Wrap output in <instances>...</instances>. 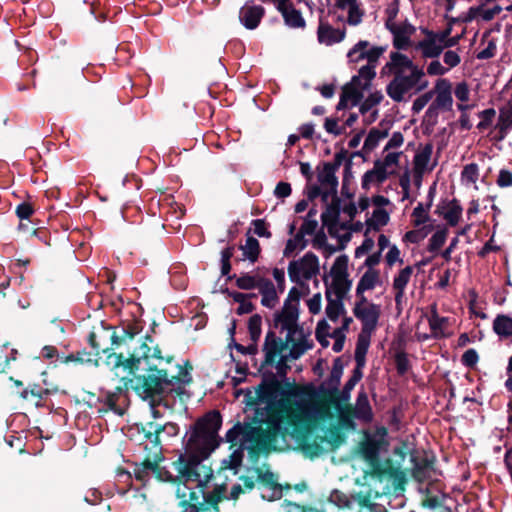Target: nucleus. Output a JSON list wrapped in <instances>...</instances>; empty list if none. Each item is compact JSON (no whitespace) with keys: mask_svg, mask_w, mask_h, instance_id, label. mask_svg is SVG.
Returning a JSON list of instances; mask_svg holds the SVG:
<instances>
[{"mask_svg":"<svg viewBox=\"0 0 512 512\" xmlns=\"http://www.w3.org/2000/svg\"><path fill=\"white\" fill-rule=\"evenodd\" d=\"M390 60V62L385 64V68H389V72H392L393 74L398 69H401L402 71L403 69H409L410 72L414 71V69H420L411 59L400 52H391Z\"/></svg>","mask_w":512,"mask_h":512,"instance_id":"c756f323","label":"nucleus"},{"mask_svg":"<svg viewBox=\"0 0 512 512\" xmlns=\"http://www.w3.org/2000/svg\"><path fill=\"white\" fill-rule=\"evenodd\" d=\"M222 426L219 411L212 410L199 418L192 426L191 433L184 445V452L179 454L172 465L177 475H173L165 467L160 466L163 456H154L153 475L162 482H169L176 487L189 480H198L196 467L199 461H207L211 453L220 445L218 432Z\"/></svg>","mask_w":512,"mask_h":512,"instance_id":"f03ea898","label":"nucleus"},{"mask_svg":"<svg viewBox=\"0 0 512 512\" xmlns=\"http://www.w3.org/2000/svg\"><path fill=\"white\" fill-rule=\"evenodd\" d=\"M141 331V324H132L122 329L119 336L113 334V344H125L126 355L122 352L110 354L108 363L113 368H122L132 375L125 382V386L130 387L142 399H150L152 407L162 405L170 408L169 402L162 397L165 388L175 384L190 385L193 382V366L187 360L184 366L176 365L179 369L176 375H169L168 370L160 366L163 361L171 363L174 356L163 357L161 349L154 344V338L149 334L136 340Z\"/></svg>","mask_w":512,"mask_h":512,"instance_id":"f257e3e1","label":"nucleus"},{"mask_svg":"<svg viewBox=\"0 0 512 512\" xmlns=\"http://www.w3.org/2000/svg\"><path fill=\"white\" fill-rule=\"evenodd\" d=\"M336 169L330 166V162L323 163V169L318 172L317 178L321 185L331 187V193L335 194L338 187V178L336 177Z\"/></svg>","mask_w":512,"mask_h":512,"instance_id":"72a5a7b5","label":"nucleus"},{"mask_svg":"<svg viewBox=\"0 0 512 512\" xmlns=\"http://www.w3.org/2000/svg\"><path fill=\"white\" fill-rule=\"evenodd\" d=\"M282 422L292 428L299 445L302 437L318 427L305 401L282 397L270 406L266 428L253 429L256 441L262 443L275 441L280 434Z\"/></svg>","mask_w":512,"mask_h":512,"instance_id":"7ed1b4c3","label":"nucleus"},{"mask_svg":"<svg viewBox=\"0 0 512 512\" xmlns=\"http://www.w3.org/2000/svg\"><path fill=\"white\" fill-rule=\"evenodd\" d=\"M276 8L281 13L284 22L290 28H304L305 19L301 12L294 8L290 0H275Z\"/></svg>","mask_w":512,"mask_h":512,"instance_id":"a211bd4d","label":"nucleus"},{"mask_svg":"<svg viewBox=\"0 0 512 512\" xmlns=\"http://www.w3.org/2000/svg\"><path fill=\"white\" fill-rule=\"evenodd\" d=\"M132 324H140L138 321H128L123 322L118 327H112L110 325H104V323H101V327L99 330H92L88 335V343L90 344L93 351H86L85 349L81 351H77V357L82 358L83 361L79 362V364H95L98 365V356L100 353L106 354L109 356L110 354L115 353L114 350L119 349L121 347H124L126 349L125 344H119L114 345L112 342V336L113 334L119 336L122 329L127 328L128 326ZM126 355V350L121 351ZM106 363L107 365L111 366L112 369L113 366L108 363V357H106Z\"/></svg>","mask_w":512,"mask_h":512,"instance_id":"39448f33","label":"nucleus"},{"mask_svg":"<svg viewBox=\"0 0 512 512\" xmlns=\"http://www.w3.org/2000/svg\"><path fill=\"white\" fill-rule=\"evenodd\" d=\"M496 128H501V130H510L512 128V101L507 102L500 108Z\"/></svg>","mask_w":512,"mask_h":512,"instance_id":"a18cd8bd","label":"nucleus"},{"mask_svg":"<svg viewBox=\"0 0 512 512\" xmlns=\"http://www.w3.org/2000/svg\"><path fill=\"white\" fill-rule=\"evenodd\" d=\"M479 360V355L475 349L466 350L462 357L461 362L464 366L468 368H474Z\"/></svg>","mask_w":512,"mask_h":512,"instance_id":"0e129e2a","label":"nucleus"},{"mask_svg":"<svg viewBox=\"0 0 512 512\" xmlns=\"http://www.w3.org/2000/svg\"><path fill=\"white\" fill-rule=\"evenodd\" d=\"M344 364L341 357L334 359L332 370L328 379L329 385L334 388L339 386L343 374Z\"/></svg>","mask_w":512,"mask_h":512,"instance_id":"09e8293b","label":"nucleus"},{"mask_svg":"<svg viewBox=\"0 0 512 512\" xmlns=\"http://www.w3.org/2000/svg\"><path fill=\"white\" fill-rule=\"evenodd\" d=\"M462 178L469 183H475L479 177V169L476 163L467 164L462 170Z\"/></svg>","mask_w":512,"mask_h":512,"instance_id":"bf43d9fd","label":"nucleus"},{"mask_svg":"<svg viewBox=\"0 0 512 512\" xmlns=\"http://www.w3.org/2000/svg\"><path fill=\"white\" fill-rule=\"evenodd\" d=\"M155 457L151 453H147L140 463H134L133 474L136 480L145 483L150 479L153 473Z\"/></svg>","mask_w":512,"mask_h":512,"instance_id":"c85d7f7f","label":"nucleus"},{"mask_svg":"<svg viewBox=\"0 0 512 512\" xmlns=\"http://www.w3.org/2000/svg\"><path fill=\"white\" fill-rule=\"evenodd\" d=\"M388 131L389 127H386L382 131L377 128H372L364 141L363 149L368 152L375 149L378 146L379 141L388 136Z\"/></svg>","mask_w":512,"mask_h":512,"instance_id":"37998d69","label":"nucleus"},{"mask_svg":"<svg viewBox=\"0 0 512 512\" xmlns=\"http://www.w3.org/2000/svg\"><path fill=\"white\" fill-rule=\"evenodd\" d=\"M301 272L305 280H310L319 273V259L316 254L307 252L300 261H291L288 266L290 280L309 291L308 285L300 278Z\"/></svg>","mask_w":512,"mask_h":512,"instance_id":"f8f14e48","label":"nucleus"},{"mask_svg":"<svg viewBox=\"0 0 512 512\" xmlns=\"http://www.w3.org/2000/svg\"><path fill=\"white\" fill-rule=\"evenodd\" d=\"M423 456H419L416 450L410 452V460L413 464L412 474L413 477L419 481L427 477V472L434 469L435 456H429L426 451H423Z\"/></svg>","mask_w":512,"mask_h":512,"instance_id":"6ab92c4d","label":"nucleus"},{"mask_svg":"<svg viewBox=\"0 0 512 512\" xmlns=\"http://www.w3.org/2000/svg\"><path fill=\"white\" fill-rule=\"evenodd\" d=\"M421 32L425 35V38L419 41L415 48L420 50L424 58H437L441 55L444 50L442 44L447 43V39L450 38L452 33L451 23H448L445 29L440 32H434L428 28H422Z\"/></svg>","mask_w":512,"mask_h":512,"instance_id":"9b49d317","label":"nucleus"},{"mask_svg":"<svg viewBox=\"0 0 512 512\" xmlns=\"http://www.w3.org/2000/svg\"><path fill=\"white\" fill-rule=\"evenodd\" d=\"M429 210L430 209H427V205L424 206L423 203H418L412 212V217L415 218L413 221L415 227H419L430 220V216L427 213Z\"/></svg>","mask_w":512,"mask_h":512,"instance_id":"5fc2aeb1","label":"nucleus"},{"mask_svg":"<svg viewBox=\"0 0 512 512\" xmlns=\"http://www.w3.org/2000/svg\"><path fill=\"white\" fill-rule=\"evenodd\" d=\"M360 380L358 374L356 376L351 375L341 391H339L338 386L326 389L321 385L319 389H316L313 385L298 386L291 382H287L286 385L290 388L289 394L293 398L311 401L306 403L309 405L313 419L319 426L321 423L333 419L332 407L340 410L341 403L349 402L351 391Z\"/></svg>","mask_w":512,"mask_h":512,"instance_id":"20e7f679","label":"nucleus"},{"mask_svg":"<svg viewBox=\"0 0 512 512\" xmlns=\"http://www.w3.org/2000/svg\"><path fill=\"white\" fill-rule=\"evenodd\" d=\"M354 316L361 321V333L372 334L377 328L381 314L380 306L370 303L366 307H353Z\"/></svg>","mask_w":512,"mask_h":512,"instance_id":"dca6fc26","label":"nucleus"},{"mask_svg":"<svg viewBox=\"0 0 512 512\" xmlns=\"http://www.w3.org/2000/svg\"><path fill=\"white\" fill-rule=\"evenodd\" d=\"M448 235L447 228H441L437 230L430 238L428 244V251L431 253L438 252L441 247L445 244L446 238Z\"/></svg>","mask_w":512,"mask_h":512,"instance_id":"49530a36","label":"nucleus"},{"mask_svg":"<svg viewBox=\"0 0 512 512\" xmlns=\"http://www.w3.org/2000/svg\"><path fill=\"white\" fill-rule=\"evenodd\" d=\"M250 230L247 232V239L244 245L240 246V249L243 251V255L246 259H248L251 263H255L260 255L261 247L259 241L252 236H249Z\"/></svg>","mask_w":512,"mask_h":512,"instance_id":"e433bc0d","label":"nucleus"},{"mask_svg":"<svg viewBox=\"0 0 512 512\" xmlns=\"http://www.w3.org/2000/svg\"><path fill=\"white\" fill-rule=\"evenodd\" d=\"M289 342L288 335L286 336V340L283 341L281 338L277 337L273 331H268L263 345L265 358L262 366L273 365L276 357L287 349Z\"/></svg>","mask_w":512,"mask_h":512,"instance_id":"f3484780","label":"nucleus"},{"mask_svg":"<svg viewBox=\"0 0 512 512\" xmlns=\"http://www.w3.org/2000/svg\"><path fill=\"white\" fill-rule=\"evenodd\" d=\"M383 100V94L380 91L371 93L360 105L359 111L362 115H365L372 107L379 105Z\"/></svg>","mask_w":512,"mask_h":512,"instance_id":"8fccbe9b","label":"nucleus"},{"mask_svg":"<svg viewBox=\"0 0 512 512\" xmlns=\"http://www.w3.org/2000/svg\"><path fill=\"white\" fill-rule=\"evenodd\" d=\"M257 288L262 295L261 304L265 307L273 308L278 300L273 282L268 278L260 277V283Z\"/></svg>","mask_w":512,"mask_h":512,"instance_id":"bb28decb","label":"nucleus"},{"mask_svg":"<svg viewBox=\"0 0 512 512\" xmlns=\"http://www.w3.org/2000/svg\"><path fill=\"white\" fill-rule=\"evenodd\" d=\"M335 6L341 10L349 8L347 19L349 25L356 26L361 23L364 12L359 9L357 0H336Z\"/></svg>","mask_w":512,"mask_h":512,"instance_id":"7c9ffc66","label":"nucleus"},{"mask_svg":"<svg viewBox=\"0 0 512 512\" xmlns=\"http://www.w3.org/2000/svg\"><path fill=\"white\" fill-rule=\"evenodd\" d=\"M264 16L265 9L261 5L245 4L239 11V20L248 30L256 29Z\"/></svg>","mask_w":512,"mask_h":512,"instance_id":"aec40b11","label":"nucleus"},{"mask_svg":"<svg viewBox=\"0 0 512 512\" xmlns=\"http://www.w3.org/2000/svg\"><path fill=\"white\" fill-rule=\"evenodd\" d=\"M454 94L461 102H467L469 100V86L465 81L458 83L455 87Z\"/></svg>","mask_w":512,"mask_h":512,"instance_id":"774afa93","label":"nucleus"},{"mask_svg":"<svg viewBox=\"0 0 512 512\" xmlns=\"http://www.w3.org/2000/svg\"><path fill=\"white\" fill-rule=\"evenodd\" d=\"M236 286L242 290H251L258 287L260 277L252 276L249 273H243L241 276L236 277Z\"/></svg>","mask_w":512,"mask_h":512,"instance_id":"de8ad7c7","label":"nucleus"},{"mask_svg":"<svg viewBox=\"0 0 512 512\" xmlns=\"http://www.w3.org/2000/svg\"><path fill=\"white\" fill-rule=\"evenodd\" d=\"M224 498L225 496H219L218 493H215L213 491H204L203 502H205V504L207 505V510H203V512H211V505L219 504Z\"/></svg>","mask_w":512,"mask_h":512,"instance_id":"338daca9","label":"nucleus"},{"mask_svg":"<svg viewBox=\"0 0 512 512\" xmlns=\"http://www.w3.org/2000/svg\"><path fill=\"white\" fill-rule=\"evenodd\" d=\"M348 262L349 257L346 254L340 255L336 258L330 270V275L333 279L348 278Z\"/></svg>","mask_w":512,"mask_h":512,"instance_id":"79ce46f5","label":"nucleus"},{"mask_svg":"<svg viewBox=\"0 0 512 512\" xmlns=\"http://www.w3.org/2000/svg\"><path fill=\"white\" fill-rule=\"evenodd\" d=\"M447 211L443 214V218L451 227H455L462 216L463 208L458 199L453 198L446 204Z\"/></svg>","mask_w":512,"mask_h":512,"instance_id":"f704fd0d","label":"nucleus"},{"mask_svg":"<svg viewBox=\"0 0 512 512\" xmlns=\"http://www.w3.org/2000/svg\"><path fill=\"white\" fill-rule=\"evenodd\" d=\"M324 282L326 285L325 296L327 300V306L325 310L326 315L332 322H337L340 315H344L346 313V309L341 299L332 298V292L330 287H328L327 277H324Z\"/></svg>","mask_w":512,"mask_h":512,"instance_id":"393cba45","label":"nucleus"},{"mask_svg":"<svg viewBox=\"0 0 512 512\" xmlns=\"http://www.w3.org/2000/svg\"><path fill=\"white\" fill-rule=\"evenodd\" d=\"M122 387H116L114 391H107L103 396L97 397V402L103 403L105 408L99 409L100 413H107L108 411L114 412L118 416H123L126 409L118 404L122 394Z\"/></svg>","mask_w":512,"mask_h":512,"instance_id":"4be33fe9","label":"nucleus"},{"mask_svg":"<svg viewBox=\"0 0 512 512\" xmlns=\"http://www.w3.org/2000/svg\"><path fill=\"white\" fill-rule=\"evenodd\" d=\"M433 152L432 143H427L422 148V150L415 154L414 156V166L415 170L419 173L423 172L430 161L431 155Z\"/></svg>","mask_w":512,"mask_h":512,"instance_id":"ea45409f","label":"nucleus"},{"mask_svg":"<svg viewBox=\"0 0 512 512\" xmlns=\"http://www.w3.org/2000/svg\"><path fill=\"white\" fill-rule=\"evenodd\" d=\"M345 29L340 30L332 27L328 22L320 20L317 29V39L319 43L331 46L341 42L345 38Z\"/></svg>","mask_w":512,"mask_h":512,"instance_id":"5701e85b","label":"nucleus"},{"mask_svg":"<svg viewBox=\"0 0 512 512\" xmlns=\"http://www.w3.org/2000/svg\"><path fill=\"white\" fill-rule=\"evenodd\" d=\"M493 331L500 338H509L512 336V318L505 314H499L493 321Z\"/></svg>","mask_w":512,"mask_h":512,"instance_id":"c9c22d12","label":"nucleus"},{"mask_svg":"<svg viewBox=\"0 0 512 512\" xmlns=\"http://www.w3.org/2000/svg\"><path fill=\"white\" fill-rule=\"evenodd\" d=\"M375 68L374 65L366 64L359 69L358 75L363 79L362 89H370L371 82L376 76Z\"/></svg>","mask_w":512,"mask_h":512,"instance_id":"603ef678","label":"nucleus"},{"mask_svg":"<svg viewBox=\"0 0 512 512\" xmlns=\"http://www.w3.org/2000/svg\"><path fill=\"white\" fill-rule=\"evenodd\" d=\"M364 91L361 87H354L348 84L343 85L341 95L351 102V106H357L364 98Z\"/></svg>","mask_w":512,"mask_h":512,"instance_id":"c03bdc74","label":"nucleus"},{"mask_svg":"<svg viewBox=\"0 0 512 512\" xmlns=\"http://www.w3.org/2000/svg\"><path fill=\"white\" fill-rule=\"evenodd\" d=\"M409 31H407L406 27H401L397 32L393 34V46L397 50H407L410 46V36L409 34L414 31L413 26H408Z\"/></svg>","mask_w":512,"mask_h":512,"instance_id":"a19ab883","label":"nucleus"},{"mask_svg":"<svg viewBox=\"0 0 512 512\" xmlns=\"http://www.w3.org/2000/svg\"><path fill=\"white\" fill-rule=\"evenodd\" d=\"M390 220L389 213L383 208H377L373 211L372 217L365 222L366 230L364 236H367L371 230L379 231L381 227L388 224Z\"/></svg>","mask_w":512,"mask_h":512,"instance_id":"473e14b6","label":"nucleus"},{"mask_svg":"<svg viewBox=\"0 0 512 512\" xmlns=\"http://www.w3.org/2000/svg\"><path fill=\"white\" fill-rule=\"evenodd\" d=\"M299 318V306L298 304L284 302L281 313L275 315V326L279 323L282 325L283 330L288 331V341H293V334L296 331L303 333V329L299 328L297 321Z\"/></svg>","mask_w":512,"mask_h":512,"instance_id":"4468645a","label":"nucleus"},{"mask_svg":"<svg viewBox=\"0 0 512 512\" xmlns=\"http://www.w3.org/2000/svg\"><path fill=\"white\" fill-rule=\"evenodd\" d=\"M369 42L360 40L347 53L350 62L357 63L363 59H367L368 63L377 66L378 60L385 52L386 48L381 46H373L367 50Z\"/></svg>","mask_w":512,"mask_h":512,"instance_id":"2eb2a0df","label":"nucleus"},{"mask_svg":"<svg viewBox=\"0 0 512 512\" xmlns=\"http://www.w3.org/2000/svg\"><path fill=\"white\" fill-rule=\"evenodd\" d=\"M387 168L388 167L386 165H384V162L382 160L377 159V160L374 161L373 168L371 170H368V176L367 177H369L372 173L376 174V183L382 184L389 177V174L387 172Z\"/></svg>","mask_w":512,"mask_h":512,"instance_id":"3c124183","label":"nucleus"},{"mask_svg":"<svg viewBox=\"0 0 512 512\" xmlns=\"http://www.w3.org/2000/svg\"><path fill=\"white\" fill-rule=\"evenodd\" d=\"M413 273L412 266H406L401 269L399 273L394 277L393 280V289L395 290V302L399 304L405 294V288L410 281L411 275Z\"/></svg>","mask_w":512,"mask_h":512,"instance_id":"cd10ccee","label":"nucleus"},{"mask_svg":"<svg viewBox=\"0 0 512 512\" xmlns=\"http://www.w3.org/2000/svg\"><path fill=\"white\" fill-rule=\"evenodd\" d=\"M351 284L352 282L348 278L333 279L332 286L336 295V299H341L343 301L351 288Z\"/></svg>","mask_w":512,"mask_h":512,"instance_id":"864d4df0","label":"nucleus"},{"mask_svg":"<svg viewBox=\"0 0 512 512\" xmlns=\"http://www.w3.org/2000/svg\"><path fill=\"white\" fill-rule=\"evenodd\" d=\"M395 365H396L397 373L399 375H404L408 372V370L410 368V362L407 357V354L404 351L396 353Z\"/></svg>","mask_w":512,"mask_h":512,"instance_id":"13d9d810","label":"nucleus"},{"mask_svg":"<svg viewBox=\"0 0 512 512\" xmlns=\"http://www.w3.org/2000/svg\"><path fill=\"white\" fill-rule=\"evenodd\" d=\"M379 280V271L374 269H368L360 278L357 287L356 293L360 294L361 291L371 290L375 287L377 281Z\"/></svg>","mask_w":512,"mask_h":512,"instance_id":"4c0bfd02","label":"nucleus"},{"mask_svg":"<svg viewBox=\"0 0 512 512\" xmlns=\"http://www.w3.org/2000/svg\"><path fill=\"white\" fill-rule=\"evenodd\" d=\"M341 209V199L335 192V194H332L331 202L326 204L325 210L321 214L322 224H328L332 221L339 222Z\"/></svg>","mask_w":512,"mask_h":512,"instance_id":"2f4dec72","label":"nucleus"},{"mask_svg":"<svg viewBox=\"0 0 512 512\" xmlns=\"http://www.w3.org/2000/svg\"><path fill=\"white\" fill-rule=\"evenodd\" d=\"M346 410L350 412L354 418L364 422H370L373 419V412L368 395L364 390L358 392L355 406L347 405Z\"/></svg>","mask_w":512,"mask_h":512,"instance_id":"412c9836","label":"nucleus"},{"mask_svg":"<svg viewBox=\"0 0 512 512\" xmlns=\"http://www.w3.org/2000/svg\"><path fill=\"white\" fill-rule=\"evenodd\" d=\"M255 472L258 482L273 491L272 496L268 497L267 500L274 501L280 499L283 495V486L278 483L277 476L269 469L263 471L260 467H256Z\"/></svg>","mask_w":512,"mask_h":512,"instance_id":"b1692460","label":"nucleus"},{"mask_svg":"<svg viewBox=\"0 0 512 512\" xmlns=\"http://www.w3.org/2000/svg\"><path fill=\"white\" fill-rule=\"evenodd\" d=\"M386 427H378L374 433L364 432V438L358 443L356 453L370 467V475L382 479L385 474H392V470L384 469L380 458L381 452H387L389 441Z\"/></svg>","mask_w":512,"mask_h":512,"instance_id":"423d86ee","label":"nucleus"},{"mask_svg":"<svg viewBox=\"0 0 512 512\" xmlns=\"http://www.w3.org/2000/svg\"><path fill=\"white\" fill-rule=\"evenodd\" d=\"M59 392V387H48L43 388L39 384H33L25 388L21 393V398L27 400L29 397L35 399V404L41 406L42 402L46 400L47 396L53 395Z\"/></svg>","mask_w":512,"mask_h":512,"instance_id":"a878e982","label":"nucleus"},{"mask_svg":"<svg viewBox=\"0 0 512 512\" xmlns=\"http://www.w3.org/2000/svg\"><path fill=\"white\" fill-rule=\"evenodd\" d=\"M251 224L254 227V233L259 237L271 238L272 233L268 229V223L265 219H254Z\"/></svg>","mask_w":512,"mask_h":512,"instance_id":"052dcab7","label":"nucleus"},{"mask_svg":"<svg viewBox=\"0 0 512 512\" xmlns=\"http://www.w3.org/2000/svg\"><path fill=\"white\" fill-rule=\"evenodd\" d=\"M434 91H428L416 98L412 105V112L418 114L432 99Z\"/></svg>","mask_w":512,"mask_h":512,"instance_id":"680f3d73","label":"nucleus"},{"mask_svg":"<svg viewBox=\"0 0 512 512\" xmlns=\"http://www.w3.org/2000/svg\"><path fill=\"white\" fill-rule=\"evenodd\" d=\"M140 436V444L144 445V450L151 453L153 456H161L162 454V440L160 434V424L155 421L146 423L135 424L133 427Z\"/></svg>","mask_w":512,"mask_h":512,"instance_id":"ddd939ff","label":"nucleus"},{"mask_svg":"<svg viewBox=\"0 0 512 512\" xmlns=\"http://www.w3.org/2000/svg\"><path fill=\"white\" fill-rule=\"evenodd\" d=\"M206 461H199L196 467V472L199 474L198 480H189V482H196V489L189 487L188 482L180 483L176 487V497L180 500L179 506L182 512H203L207 510V505L203 502L204 490H206L208 483L214 476V470L211 465L205 463Z\"/></svg>","mask_w":512,"mask_h":512,"instance_id":"0eeeda50","label":"nucleus"},{"mask_svg":"<svg viewBox=\"0 0 512 512\" xmlns=\"http://www.w3.org/2000/svg\"><path fill=\"white\" fill-rule=\"evenodd\" d=\"M478 115L481 118V121L478 123L477 128L480 131H483L491 126L493 119L496 115V111L493 108H488L479 112Z\"/></svg>","mask_w":512,"mask_h":512,"instance_id":"6e6d98bb","label":"nucleus"},{"mask_svg":"<svg viewBox=\"0 0 512 512\" xmlns=\"http://www.w3.org/2000/svg\"><path fill=\"white\" fill-rule=\"evenodd\" d=\"M453 98L451 94L438 93L435 100L432 102L438 109L450 110L452 107Z\"/></svg>","mask_w":512,"mask_h":512,"instance_id":"e2e57ef3","label":"nucleus"},{"mask_svg":"<svg viewBox=\"0 0 512 512\" xmlns=\"http://www.w3.org/2000/svg\"><path fill=\"white\" fill-rule=\"evenodd\" d=\"M243 450L241 448L235 449L228 458L221 461L219 471L223 470H234V474L237 473L238 468L242 465L243 461Z\"/></svg>","mask_w":512,"mask_h":512,"instance_id":"58836bf2","label":"nucleus"},{"mask_svg":"<svg viewBox=\"0 0 512 512\" xmlns=\"http://www.w3.org/2000/svg\"><path fill=\"white\" fill-rule=\"evenodd\" d=\"M15 213L20 220H26L32 216L34 208L31 203L22 202L16 207Z\"/></svg>","mask_w":512,"mask_h":512,"instance_id":"69168bd1","label":"nucleus"},{"mask_svg":"<svg viewBox=\"0 0 512 512\" xmlns=\"http://www.w3.org/2000/svg\"><path fill=\"white\" fill-rule=\"evenodd\" d=\"M312 432L302 437L300 448L310 459L320 456L325 451H335L345 441V434L337 425L327 428L325 435H316L311 440Z\"/></svg>","mask_w":512,"mask_h":512,"instance_id":"6e6552de","label":"nucleus"},{"mask_svg":"<svg viewBox=\"0 0 512 512\" xmlns=\"http://www.w3.org/2000/svg\"><path fill=\"white\" fill-rule=\"evenodd\" d=\"M288 395L287 391L282 390L281 382L272 372L264 375L262 382L256 388L255 393L247 390L245 393V403L248 406H255L259 402L268 403V408L276 403L275 400L279 394Z\"/></svg>","mask_w":512,"mask_h":512,"instance_id":"1a4fd4ad","label":"nucleus"},{"mask_svg":"<svg viewBox=\"0 0 512 512\" xmlns=\"http://www.w3.org/2000/svg\"><path fill=\"white\" fill-rule=\"evenodd\" d=\"M423 69H414L405 75L401 69L394 72V78L386 86L387 95L395 102L404 101V95L413 89L424 77Z\"/></svg>","mask_w":512,"mask_h":512,"instance_id":"9d476101","label":"nucleus"},{"mask_svg":"<svg viewBox=\"0 0 512 512\" xmlns=\"http://www.w3.org/2000/svg\"><path fill=\"white\" fill-rule=\"evenodd\" d=\"M372 334L359 333L356 342L355 355H366L370 346Z\"/></svg>","mask_w":512,"mask_h":512,"instance_id":"4d7b16f0","label":"nucleus"}]
</instances>
